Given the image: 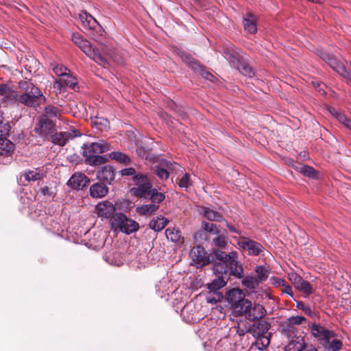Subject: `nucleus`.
Returning <instances> with one entry per match:
<instances>
[{"label": "nucleus", "instance_id": "obj_1", "mask_svg": "<svg viewBox=\"0 0 351 351\" xmlns=\"http://www.w3.org/2000/svg\"><path fill=\"white\" fill-rule=\"evenodd\" d=\"M213 254L218 261V262L214 265V273L222 274L229 272V274L239 278L243 277V267L237 260L238 255L236 252H230L227 254L219 250H214Z\"/></svg>", "mask_w": 351, "mask_h": 351}, {"label": "nucleus", "instance_id": "obj_2", "mask_svg": "<svg viewBox=\"0 0 351 351\" xmlns=\"http://www.w3.org/2000/svg\"><path fill=\"white\" fill-rule=\"evenodd\" d=\"M110 149L109 144L101 140L98 142L84 144L82 146V154L85 158V163L90 166L104 164L107 158L99 154Z\"/></svg>", "mask_w": 351, "mask_h": 351}, {"label": "nucleus", "instance_id": "obj_3", "mask_svg": "<svg viewBox=\"0 0 351 351\" xmlns=\"http://www.w3.org/2000/svg\"><path fill=\"white\" fill-rule=\"evenodd\" d=\"M19 87L23 91V93H21L19 104L27 106H35L38 105L40 101L45 100L39 88L29 81H21Z\"/></svg>", "mask_w": 351, "mask_h": 351}, {"label": "nucleus", "instance_id": "obj_4", "mask_svg": "<svg viewBox=\"0 0 351 351\" xmlns=\"http://www.w3.org/2000/svg\"><path fill=\"white\" fill-rule=\"evenodd\" d=\"M72 40L87 56L93 60L96 63L104 68L109 65L108 61L101 54L99 51L93 47L90 43L84 39L79 34H73Z\"/></svg>", "mask_w": 351, "mask_h": 351}, {"label": "nucleus", "instance_id": "obj_5", "mask_svg": "<svg viewBox=\"0 0 351 351\" xmlns=\"http://www.w3.org/2000/svg\"><path fill=\"white\" fill-rule=\"evenodd\" d=\"M215 274L217 277L207 285L209 293L206 295V301L210 304H216L221 300L223 295L219 291L226 285L228 276L230 275L229 272Z\"/></svg>", "mask_w": 351, "mask_h": 351}, {"label": "nucleus", "instance_id": "obj_6", "mask_svg": "<svg viewBox=\"0 0 351 351\" xmlns=\"http://www.w3.org/2000/svg\"><path fill=\"white\" fill-rule=\"evenodd\" d=\"M112 228L114 230H119L127 234L138 230L139 226L135 221L128 219L123 213H116L110 219Z\"/></svg>", "mask_w": 351, "mask_h": 351}, {"label": "nucleus", "instance_id": "obj_7", "mask_svg": "<svg viewBox=\"0 0 351 351\" xmlns=\"http://www.w3.org/2000/svg\"><path fill=\"white\" fill-rule=\"evenodd\" d=\"M134 186L130 189L132 195L137 197L147 198L149 196L152 189V184L147 176L138 173L132 178Z\"/></svg>", "mask_w": 351, "mask_h": 351}, {"label": "nucleus", "instance_id": "obj_8", "mask_svg": "<svg viewBox=\"0 0 351 351\" xmlns=\"http://www.w3.org/2000/svg\"><path fill=\"white\" fill-rule=\"evenodd\" d=\"M265 313L264 307L258 304H254L252 305V302L247 300V301L243 302V306L239 307V312L237 313L239 315H243L246 319L250 321H254L262 318Z\"/></svg>", "mask_w": 351, "mask_h": 351}, {"label": "nucleus", "instance_id": "obj_9", "mask_svg": "<svg viewBox=\"0 0 351 351\" xmlns=\"http://www.w3.org/2000/svg\"><path fill=\"white\" fill-rule=\"evenodd\" d=\"M79 19L82 24V27L86 34L91 38L99 41V38L95 35L94 31L97 29L101 31V26L90 14L86 12L82 11L79 14Z\"/></svg>", "mask_w": 351, "mask_h": 351}, {"label": "nucleus", "instance_id": "obj_10", "mask_svg": "<svg viewBox=\"0 0 351 351\" xmlns=\"http://www.w3.org/2000/svg\"><path fill=\"white\" fill-rule=\"evenodd\" d=\"M227 300L231 304L234 312L237 314L239 307L243 306V302L247 301L245 299L243 292L239 289H233L227 293Z\"/></svg>", "mask_w": 351, "mask_h": 351}, {"label": "nucleus", "instance_id": "obj_11", "mask_svg": "<svg viewBox=\"0 0 351 351\" xmlns=\"http://www.w3.org/2000/svg\"><path fill=\"white\" fill-rule=\"evenodd\" d=\"M115 210V206L107 200L99 202L95 207V213L101 218L112 219Z\"/></svg>", "mask_w": 351, "mask_h": 351}, {"label": "nucleus", "instance_id": "obj_12", "mask_svg": "<svg viewBox=\"0 0 351 351\" xmlns=\"http://www.w3.org/2000/svg\"><path fill=\"white\" fill-rule=\"evenodd\" d=\"M190 256L197 267H202L209 263L205 250L199 245L195 246L191 249Z\"/></svg>", "mask_w": 351, "mask_h": 351}, {"label": "nucleus", "instance_id": "obj_13", "mask_svg": "<svg viewBox=\"0 0 351 351\" xmlns=\"http://www.w3.org/2000/svg\"><path fill=\"white\" fill-rule=\"evenodd\" d=\"M180 56L182 60L193 69L195 71L199 69L202 77L210 81H213L214 76L210 73L202 68L189 54L185 52H180Z\"/></svg>", "mask_w": 351, "mask_h": 351}, {"label": "nucleus", "instance_id": "obj_14", "mask_svg": "<svg viewBox=\"0 0 351 351\" xmlns=\"http://www.w3.org/2000/svg\"><path fill=\"white\" fill-rule=\"evenodd\" d=\"M89 182V178L85 174L75 173L69 178L67 185L73 190H80L86 186Z\"/></svg>", "mask_w": 351, "mask_h": 351}, {"label": "nucleus", "instance_id": "obj_15", "mask_svg": "<svg viewBox=\"0 0 351 351\" xmlns=\"http://www.w3.org/2000/svg\"><path fill=\"white\" fill-rule=\"evenodd\" d=\"M312 335L316 337L322 345L328 338H333L335 333L319 324H313L311 327Z\"/></svg>", "mask_w": 351, "mask_h": 351}, {"label": "nucleus", "instance_id": "obj_16", "mask_svg": "<svg viewBox=\"0 0 351 351\" xmlns=\"http://www.w3.org/2000/svg\"><path fill=\"white\" fill-rule=\"evenodd\" d=\"M54 126L55 125L53 121L49 118L41 117L36 128V130L40 136L44 138H47L53 132Z\"/></svg>", "mask_w": 351, "mask_h": 351}, {"label": "nucleus", "instance_id": "obj_17", "mask_svg": "<svg viewBox=\"0 0 351 351\" xmlns=\"http://www.w3.org/2000/svg\"><path fill=\"white\" fill-rule=\"evenodd\" d=\"M97 178L103 182L112 184L115 178V171L112 166L105 165L97 172Z\"/></svg>", "mask_w": 351, "mask_h": 351}, {"label": "nucleus", "instance_id": "obj_18", "mask_svg": "<svg viewBox=\"0 0 351 351\" xmlns=\"http://www.w3.org/2000/svg\"><path fill=\"white\" fill-rule=\"evenodd\" d=\"M240 246L244 250H247L251 255H258L263 250V245L254 241L245 239L239 242Z\"/></svg>", "mask_w": 351, "mask_h": 351}, {"label": "nucleus", "instance_id": "obj_19", "mask_svg": "<svg viewBox=\"0 0 351 351\" xmlns=\"http://www.w3.org/2000/svg\"><path fill=\"white\" fill-rule=\"evenodd\" d=\"M108 191V187L103 182L95 183L89 189V194L93 198L104 197Z\"/></svg>", "mask_w": 351, "mask_h": 351}, {"label": "nucleus", "instance_id": "obj_20", "mask_svg": "<svg viewBox=\"0 0 351 351\" xmlns=\"http://www.w3.org/2000/svg\"><path fill=\"white\" fill-rule=\"evenodd\" d=\"M270 328V324L265 321H259L254 323L249 329L250 332L254 337H259L269 334L268 330Z\"/></svg>", "mask_w": 351, "mask_h": 351}, {"label": "nucleus", "instance_id": "obj_21", "mask_svg": "<svg viewBox=\"0 0 351 351\" xmlns=\"http://www.w3.org/2000/svg\"><path fill=\"white\" fill-rule=\"evenodd\" d=\"M197 211L210 221H221L223 220V217L220 213L210 208L199 206Z\"/></svg>", "mask_w": 351, "mask_h": 351}, {"label": "nucleus", "instance_id": "obj_22", "mask_svg": "<svg viewBox=\"0 0 351 351\" xmlns=\"http://www.w3.org/2000/svg\"><path fill=\"white\" fill-rule=\"evenodd\" d=\"M224 57L234 66L243 58L234 47H228L224 49Z\"/></svg>", "mask_w": 351, "mask_h": 351}, {"label": "nucleus", "instance_id": "obj_23", "mask_svg": "<svg viewBox=\"0 0 351 351\" xmlns=\"http://www.w3.org/2000/svg\"><path fill=\"white\" fill-rule=\"evenodd\" d=\"M305 346L304 339L300 336H295L285 347L286 351H302Z\"/></svg>", "mask_w": 351, "mask_h": 351}, {"label": "nucleus", "instance_id": "obj_24", "mask_svg": "<svg viewBox=\"0 0 351 351\" xmlns=\"http://www.w3.org/2000/svg\"><path fill=\"white\" fill-rule=\"evenodd\" d=\"M244 29L250 34H254L257 31L256 16L249 13L243 19Z\"/></svg>", "mask_w": 351, "mask_h": 351}, {"label": "nucleus", "instance_id": "obj_25", "mask_svg": "<svg viewBox=\"0 0 351 351\" xmlns=\"http://www.w3.org/2000/svg\"><path fill=\"white\" fill-rule=\"evenodd\" d=\"M45 176L46 172L42 169H34L32 170H29L23 173V176L27 182H34L41 180Z\"/></svg>", "mask_w": 351, "mask_h": 351}, {"label": "nucleus", "instance_id": "obj_26", "mask_svg": "<svg viewBox=\"0 0 351 351\" xmlns=\"http://www.w3.org/2000/svg\"><path fill=\"white\" fill-rule=\"evenodd\" d=\"M73 138V136L70 132H61L56 133L51 136V141L54 144L60 146H64L66 145L69 139Z\"/></svg>", "mask_w": 351, "mask_h": 351}, {"label": "nucleus", "instance_id": "obj_27", "mask_svg": "<svg viewBox=\"0 0 351 351\" xmlns=\"http://www.w3.org/2000/svg\"><path fill=\"white\" fill-rule=\"evenodd\" d=\"M14 149V145L5 137L0 138V155L8 156Z\"/></svg>", "mask_w": 351, "mask_h": 351}, {"label": "nucleus", "instance_id": "obj_28", "mask_svg": "<svg viewBox=\"0 0 351 351\" xmlns=\"http://www.w3.org/2000/svg\"><path fill=\"white\" fill-rule=\"evenodd\" d=\"M327 351H337L342 348V342L337 339L328 338L326 342L322 345Z\"/></svg>", "mask_w": 351, "mask_h": 351}, {"label": "nucleus", "instance_id": "obj_29", "mask_svg": "<svg viewBox=\"0 0 351 351\" xmlns=\"http://www.w3.org/2000/svg\"><path fill=\"white\" fill-rule=\"evenodd\" d=\"M171 166V162H165L160 165V166H156L154 169L155 173L161 179L166 180L169 178L168 169Z\"/></svg>", "mask_w": 351, "mask_h": 351}, {"label": "nucleus", "instance_id": "obj_30", "mask_svg": "<svg viewBox=\"0 0 351 351\" xmlns=\"http://www.w3.org/2000/svg\"><path fill=\"white\" fill-rule=\"evenodd\" d=\"M165 234L168 239L177 243H183V238L179 230L175 228H167L165 230Z\"/></svg>", "mask_w": 351, "mask_h": 351}, {"label": "nucleus", "instance_id": "obj_31", "mask_svg": "<svg viewBox=\"0 0 351 351\" xmlns=\"http://www.w3.org/2000/svg\"><path fill=\"white\" fill-rule=\"evenodd\" d=\"M270 333L264 335H260L259 337H254L256 340L255 346L259 350H263L270 343Z\"/></svg>", "mask_w": 351, "mask_h": 351}, {"label": "nucleus", "instance_id": "obj_32", "mask_svg": "<svg viewBox=\"0 0 351 351\" xmlns=\"http://www.w3.org/2000/svg\"><path fill=\"white\" fill-rule=\"evenodd\" d=\"M159 206L154 204L142 205L136 208V211L140 215H150L154 213Z\"/></svg>", "mask_w": 351, "mask_h": 351}, {"label": "nucleus", "instance_id": "obj_33", "mask_svg": "<svg viewBox=\"0 0 351 351\" xmlns=\"http://www.w3.org/2000/svg\"><path fill=\"white\" fill-rule=\"evenodd\" d=\"M234 66L243 75L252 77L254 74L251 67L244 62L243 58Z\"/></svg>", "mask_w": 351, "mask_h": 351}, {"label": "nucleus", "instance_id": "obj_34", "mask_svg": "<svg viewBox=\"0 0 351 351\" xmlns=\"http://www.w3.org/2000/svg\"><path fill=\"white\" fill-rule=\"evenodd\" d=\"M306 319L302 316H293L287 319V325L285 327V331H293V326L300 325L302 323L303 321H305Z\"/></svg>", "mask_w": 351, "mask_h": 351}, {"label": "nucleus", "instance_id": "obj_35", "mask_svg": "<svg viewBox=\"0 0 351 351\" xmlns=\"http://www.w3.org/2000/svg\"><path fill=\"white\" fill-rule=\"evenodd\" d=\"M167 223L168 220L167 219L158 217L150 222L149 226L155 231H160L167 226Z\"/></svg>", "mask_w": 351, "mask_h": 351}, {"label": "nucleus", "instance_id": "obj_36", "mask_svg": "<svg viewBox=\"0 0 351 351\" xmlns=\"http://www.w3.org/2000/svg\"><path fill=\"white\" fill-rule=\"evenodd\" d=\"M269 271H270L269 269L267 267L262 266V265H259V266L256 267V272L257 273V275H258V278H256L259 283L267 280V278H268Z\"/></svg>", "mask_w": 351, "mask_h": 351}, {"label": "nucleus", "instance_id": "obj_37", "mask_svg": "<svg viewBox=\"0 0 351 351\" xmlns=\"http://www.w3.org/2000/svg\"><path fill=\"white\" fill-rule=\"evenodd\" d=\"M111 159L114 160L120 163L129 164L130 159L128 156L119 152H113L110 154Z\"/></svg>", "mask_w": 351, "mask_h": 351}, {"label": "nucleus", "instance_id": "obj_38", "mask_svg": "<svg viewBox=\"0 0 351 351\" xmlns=\"http://www.w3.org/2000/svg\"><path fill=\"white\" fill-rule=\"evenodd\" d=\"M242 284L250 289H255L258 287L259 282L256 277L246 276L242 280Z\"/></svg>", "mask_w": 351, "mask_h": 351}, {"label": "nucleus", "instance_id": "obj_39", "mask_svg": "<svg viewBox=\"0 0 351 351\" xmlns=\"http://www.w3.org/2000/svg\"><path fill=\"white\" fill-rule=\"evenodd\" d=\"M202 228L206 232H209L213 234H218L220 232V230L219 226L215 223L202 221Z\"/></svg>", "mask_w": 351, "mask_h": 351}, {"label": "nucleus", "instance_id": "obj_40", "mask_svg": "<svg viewBox=\"0 0 351 351\" xmlns=\"http://www.w3.org/2000/svg\"><path fill=\"white\" fill-rule=\"evenodd\" d=\"M60 80L65 86L71 87L73 89L77 85L76 79L70 73V71L64 75Z\"/></svg>", "mask_w": 351, "mask_h": 351}, {"label": "nucleus", "instance_id": "obj_41", "mask_svg": "<svg viewBox=\"0 0 351 351\" xmlns=\"http://www.w3.org/2000/svg\"><path fill=\"white\" fill-rule=\"evenodd\" d=\"M50 66L54 73L58 76H60L61 77L65 75L67 73V71L69 72V70L66 67L55 62L51 63Z\"/></svg>", "mask_w": 351, "mask_h": 351}, {"label": "nucleus", "instance_id": "obj_42", "mask_svg": "<svg viewBox=\"0 0 351 351\" xmlns=\"http://www.w3.org/2000/svg\"><path fill=\"white\" fill-rule=\"evenodd\" d=\"M92 123L100 130H106L110 126L108 121L101 117H95Z\"/></svg>", "mask_w": 351, "mask_h": 351}, {"label": "nucleus", "instance_id": "obj_43", "mask_svg": "<svg viewBox=\"0 0 351 351\" xmlns=\"http://www.w3.org/2000/svg\"><path fill=\"white\" fill-rule=\"evenodd\" d=\"M60 115V110L58 108L49 105L45 108V114L43 117H58Z\"/></svg>", "mask_w": 351, "mask_h": 351}, {"label": "nucleus", "instance_id": "obj_44", "mask_svg": "<svg viewBox=\"0 0 351 351\" xmlns=\"http://www.w3.org/2000/svg\"><path fill=\"white\" fill-rule=\"evenodd\" d=\"M149 197H150V199L154 204L155 203L162 202L165 198V195L162 193L158 192L156 189H152Z\"/></svg>", "mask_w": 351, "mask_h": 351}, {"label": "nucleus", "instance_id": "obj_45", "mask_svg": "<svg viewBox=\"0 0 351 351\" xmlns=\"http://www.w3.org/2000/svg\"><path fill=\"white\" fill-rule=\"evenodd\" d=\"M213 243L216 247L224 248L227 245L228 239L225 235L219 234L213 239Z\"/></svg>", "mask_w": 351, "mask_h": 351}, {"label": "nucleus", "instance_id": "obj_46", "mask_svg": "<svg viewBox=\"0 0 351 351\" xmlns=\"http://www.w3.org/2000/svg\"><path fill=\"white\" fill-rule=\"evenodd\" d=\"M20 95L21 93L17 91L12 90L10 88L9 93H7L5 98L9 102L19 104Z\"/></svg>", "mask_w": 351, "mask_h": 351}, {"label": "nucleus", "instance_id": "obj_47", "mask_svg": "<svg viewBox=\"0 0 351 351\" xmlns=\"http://www.w3.org/2000/svg\"><path fill=\"white\" fill-rule=\"evenodd\" d=\"M10 126L8 122L3 121V118L0 115V138L5 137L10 131Z\"/></svg>", "mask_w": 351, "mask_h": 351}, {"label": "nucleus", "instance_id": "obj_48", "mask_svg": "<svg viewBox=\"0 0 351 351\" xmlns=\"http://www.w3.org/2000/svg\"><path fill=\"white\" fill-rule=\"evenodd\" d=\"M296 289L300 290L307 295H309L313 292L312 286L310 285L308 282L304 280V279L302 280V282H300V284L299 285V287H297Z\"/></svg>", "mask_w": 351, "mask_h": 351}, {"label": "nucleus", "instance_id": "obj_49", "mask_svg": "<svg viewBox=\"0 0 351 351\" xmlns=\"http://www.w3.org/2000/svg\"><path fill=\"white\" fill-rule=\"evenodd\" d=\"M288 278L295 289H297V287H299V285L300 284V282H302V280H303V278L301 276H300L298 274L294 272L289 273L288 274Z\"/></svg>", "mask_w": 351, "mask_h": 351}, {"label": "nucleus", "instance_id": "obj_50", "mask_svg": "<svg viewBox=\"0 0 351 351\" xmlns=\"http://www.w3.org/2000/svg\"><path fill=\"white\" fill-rule=\"evenodd\" d=\"M296 307L298 308V309H300L302 311H303L306 315H308V316H313L315 315V313L314 311L311 308L310 306L304 304L301 301H299V302H297L296 303Z\"/></svg>", "mask_w": 351, "mask_h": 351}, {"label": "nucleus", "instance_id": "obj_51", "mask_svg": "<svg viewBox=\"0 0 351 351\" xmlns=\"http://www.w3.org/2000/svg\"><path fill=\"white\" fill-rule=\"evenodd\" d=\"M192 184L189 174L185 173L179 181V186L187 189Z\"/></svg>", "mask_w": 351, "mask_h": 351}, {"label": "nucleus", "instance_id": "obj_52", "mask_svg": "<svg viewBox=\"0 0 351 351\" xmlns=\"http://www.w3.org/2000/svg\"><path fill=\"white\" fill-rule=\"evenodd\" d=\"M329 66L335 70L336 72H337L339 74H340V71L339 69L341 67H345L344 65H343L341 62H339L338 60H337L333 57L331 58V60L328 63Z\"/></svg>", "mask_w": 351, "mask_h": 351}, {"label": "nucleus", "instance_id": "obj_53", "mask_svg": "<svg viewBox=\"0 0 351 351\" xmlns=\"http://www.w3.org/2000/svg\"><path fill=\"white\" fill-rule=\"evenodd\" d=\"M339 71H340L339 75L351 83V71H348L346 67H341Z\"/></svg>", "mask_w": 351, "mask_h": 351}, {"label": "nucleus", "instance_id": "obj_54", "mask_svg": "<svg viewBox=\"0 0 351 351\" xmlns=\"http://www.w3.org/2000/svg\"><path fill=\"white\" fill-rule=\"evenodd\" d=\"M339 121L347 128L351 130V120L348 119L344 114L339 115Z\"/></svg>", "mask_w": 351, "mask_h": 351}, {"label": "nucleus", "instance_id": "obj_55", "mask_svg": "<svg viewBox=\"0 0 351 351\" xmlns=\"http://www.w3.org/2000/svg\"><path fill=\"white\" fill-rule=\"evenodd\" d=\"M121 174L123 176H132L133 178L134 176H137L138 173H136V171L134 168L130 167L122 169Z\"/></svg>", "mask_w": 351, "mask_h": 351}, {"label": "nucleus", "instance_id": "obj_56", "mask_svg": "<svg viewBox=\"0 0 351 351\" xmlns=\"http://www.w3.org/2000/svg\"><path fill=\"white\" fill-rule=\"evenodd\" d=\"M303 175L306 176L309 178H315L317 176V173L313 168L307 166L306 168H305Z\"/></svg>", "mask_w": 351, "mask_h": 351}, {"label": "nucleus", "instance_id": "obj_57", "mask_svg": "<svg viewBox=\"0 0 351 351\" xmlns=\"http://www.w3.org/2000/svg\"><path fill=\"white\" fill-rule=\"evenodd\" d=\"M108 55L117 64L123 63L122 58L119 55L116 54L115 52H109Z\"/></svg>", "mask_w": 351, "mask_h": 351}, {"label": "nucleus", "instance_id": "obj_58", "mask_svg": "<svg viewBox=\"0 0 351 351\" xmlns=\"http://www.w3.org/2000/svg\"><path fill=\"white\" fill-rule=\"evenodd\" d=\"M10 87L3 84H0V95L5 97L7 93H9Z\"/></svg>", "mask_w": 351, "mask_h": 351}, {"label": "nucleus", "instance_id": "obj_59", "mask_svg": "<svg viewBox=\"0 0 351 351\" xmlns=\"http://www.w3.org/2000/svg\"><path fill=\"white\" fill-rule=\"evenodd\" d=\"M40 191L44 196H47L48 197H52L53 196V193L48 186L41 188Z\"/></svg>", "mask_w": 351, "mask_h": 351}, {"label": "nucleus", "instance_id": "obj_60", "mask_svg": "<svg viewBox=\"0 0 351 351\" xmlns=\"http://www.w3.org/2000/svg\"><path fill=\"white\" fill-rule=\"evenodd\" d=\"M282 287H283V289H282V293L290 295L291 298L293 297L292 289L289 285L285 284Z\"/></svg>", "mask_w": 351, "mask_h": 351}, {"label": "nucleus", "instance_id": "obj_61", "mask_svg": "<svg viewBox=\"0 0 351 351\" xmlns=\"http://www.w3.org/2000/svg\"><path fill=\"white\" fill-rule=\"evenodd\" d=\"M271 280H272V283L276 286L283 287L286 284L285 280H283L282 278H272Z\"/></svg>", "mask_w": 351, "mask_h": 351}, {"label": "nucleus", "instance_id": "obj_62", "mask_svg": "<svg viewBox=\"0 0 351 351\" xmlns=\"http://www.w3.org/2000/svg\"><path fill=\"white\" fill-rule=\"evenodd\" d=\"M320 58L324 60L326 62L328 63V62L331 60L332 58V56H330L329 53H327L324 51H320L319 53Z\"/></svg>", "mask_w": 351, "mask_h": 351}, {"label": "nucleus", "instance_id": "obj_63", "mask_svg": "<svg viewBox=\"0 0 351 351\" xmlns=\"http://www.w3.org/2000/svg\"><path fill=\"white\" fill-rule=\"evenodd\" d=\"M306 165H302L300 163H296L294 165V168L300 173H304L305 168H306Z\"/></svg>", "mask_w": 351, "mask_h": 351}, {"label": "nucleus", "instance_id": "obj_64", "mask_svg": "<svg viewBox=\"0 0 351 351\" xmlns=\"http://www.w3.org/2000/svg\"><path fill=\"white\" fill-rule=\"evenodd\" d=\"M328 110L329 111V112L331 114H332L333 116H335L338 120H339V115L342 114L341 113L338 112L335 108H333L332 107H329L328 108Z\"/></svg>", "mask_w": 351, "mask_h": 351}]
</instances>
